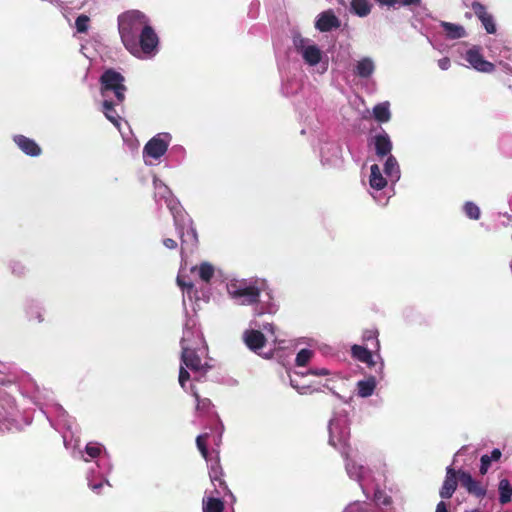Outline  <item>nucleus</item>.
<instances>
[{"label": "nucleus", "instance_id": "f257e3e1", "mask_svg": "<svg viewBox=\"0 0 512 512\" xmlns=\"http://www.w3.org/2000/svg\"><path fill=\"white\" fill-rule=\"evenodd\" d=\"M118 30L123 45L131 54L153 55L157 51L159 37L143 12L129 10L120 14Z\"/></svg>", "mask_w": 512, "mask_h": 512}, {"label": "nucleus", "instance_id": "f03ea898", "mask_svg": "<svg viewBox=\"0 0 512 512\" xmlns=\"http://www.w3.org/2000/svg\"><path fill=\"white\" fill-rule=\"evenodd\" d=\"M266 289L265 280L235 281L228 285L230 296L239 301L241 305H254L260 303V294Z\"/></svg>", "mask_w": 512, "mask_h": 512}, {"label": "nucleus", "instance_id": "7ed1b4c3", "mask_svg": "<svg viewBox=\"0 0 512 512\" xmlns=\"http://www.w3.org/2000/svg\"><path fill=\"white\" fill-rule=\"evenodd\" d=\"M126 91L125 78L116 70L112 68L107 69L100 76V92L105 99H107L109 93L112 92L115 96L116 103L122 104L126 98Z\"/></svg>", "mask_w": 512, "mask_h": 512}, {"label": "nucleus", "instance_id": "20e7f679", "mask_svg": "<svg viewBox=\"0 0 512 512\" xmlns=\"http://www.w3.org/2000/svg\"><path fill=\"white\" fill-rule=\"evenodd\" d=\"M350 428L345 419H335L329 425V444L338 449L347 459L350 452Z\"/></svg>", "mask_w": 512, "mask_h": 512}, {"label": "nucleus", "instance_id": "39448f33", "mask_svg": "<svg viewBox=\"0 0 512 512\" xmlns=\"http://www.w3.org/2000/svg\"><path fill=\"white\" fill-rule=\"evenodd\" d=\"M169 140V134H158L154 136L144 146L143 154L153 159H159L166 153Z\"/></svg>", "mask_w": 512, "mask_h": 512}, {"label": "nucleus", "instance_id": "423d86ee", "mask_svg": "<svg viewBox=\"0 0 512 512\" xmlns=\"http://www.w3.org/2000/svg\"><path fill=\"white\" fill-rule=\"evenodd\" d=\"M464 59L477 71L483 73H492L495 70V65L484 59L481 53V47L473 46L466 51Z\"/></svg>", "mask_w": 512, "mask_h": 512}, {"label": "nucleus", "instance_id": "0eeeda50", "mask_svg": "<svg viewBox=\"0 0 512 512\" xmlns=\"http://www.w3.org/2000/svg\"><path fill=\"white\" fill-rule=\"evenodd\" d=\"M458 482L460 483V470H456L451 466L446 468V476L439 495L442 499H449L453 496L457 489Z\"/></svg>", "mask_w": 512, "mask_h": 512}, {"label": "nucleus", "instance_id": "6e6552de", "mask_svg": "<svg viewBox=\"0 0 512 512\" xmlns=\"http://www.w3.org/2000/svg\"><path fill=\"white\" fill-rule=\"evenodd\" d=\"M181 361L185 365L186 368L190 369L193 372H202L206 373L209 366L206 363H202L201 358L196 353L195 350L182 347L181 353Z\"/></svg>", "mask_w": 512, "mask_h": 512}, {"label": "nucleus", "instance_id": "1a4fd4ad", "mask_svg": "<svg viewBox=\"0 0 512 512\" xmlns=\"http://www.w3.org/2000/svg\"><path fill=\"white\" fill-rule=\"evenodd\" d=\"M460 485L467 490V492L477 498H484L487 489L480 481L472 478L469 472L460 470Z\"/></svg>", "mask_w": 512, "mask_h": 512}, {"label": "nucleus", "instance_id": "9d476101", "mask_svg": "<svg viewBox=\"0 0 512 512\" xmlns=\"http://www.w3.org/2000/svg\"><path fill=\"white\" fill-rule=\"evenodd\" d=\"M471 8L475 16H477V18L481 21L486 32L488 34L496 33V25L494 22V18L491 14L487 12L486 7L478 1H473L471 4Z\"/></svg>", "mask_w": 512, "mask_h": 512}, {"label": "nucleus", "instance_id": "9b49d317", "mask_svg": "<svg viewBox=\"0 0 512 512\" xmlns=\"http://www.w3.org/2000/svg\"><path fill=\"white\" fill-rule=\"evenodd\" d=\"M243 340L246 346L255 353H258L266 345V337L259 330H246L243 333Z\"/></svg>", "mask_w": 512, "mask_h": 512}, {"label": "nucleus", "instance_id": "f8f14e48", "mask_svg": "<svg viewBox=\"0 0 512 512\" xmlns=\"http://www.w3.org/2000/svg\"><path fill=\"white\" fill-rule=\"evenodd\" d=\"M315 27L321 32H329L340 27V20L332 10L324 11L318 16Z\"/></svg>", "mask_w": 512, "mask_h": 512}, {"label": "nucleus", "instance_id": "ddd939ff", "mask_svg": "<svg viewBox=\"0 0 512 512\" xmlns=\"http://www.w3.org/2000/svg\"><path fill=\"white\" fill-rule=\"evenodd\" d=\"M19 149L26 155L36 157L41 154L40 146L33 140L24 135H15L13 138Z\"/></svg>", "mask_w": 512, "mask_h": 512}, {"label": "nucleus", "instance_id": "4468645a", "mask_svg": "<svg viewBox=\"0 0 512 512\" xmlns=\"http://www.w3.org/2000/svg\"><path fill=\"white\" fill-rule=\"evenodd\" d=\"M373 143L375 147V153L379 158L390 155L392 150V142L387 133L383 132L381 134L375 135L373 138Z\"/></svg>", "mask_w": 512, "mask_h": 512}, {"label": "nucleus", "instance_id": "2eb2a0df", "mask_svg": "<svg viewBox=\"0 0 512 512\" xmlns=\"http://www.w3.org/2000/svg\"><path fill=\"white\" fill-rule=\"evenodd\" d=\"M378 350H371V347H365L361 345H353L351 347V353L353 358L357 359L360 362L367 364L368 367L376 366V362L373 360L372 353L377 352Z\"/></svg>", "mask_w": 512, "mask_h": 512}, {"label": "nucleus", "instance_id": "dca6fc26", "mask_svg": "<svg viewBox=\"0 0 512 512\" xmlns=\"http://www.w3.org/2000/svg\"><path fill=\"white\" fill-rule=\"evenodd\" d=\"M375 70L374 62L369 57H364L357 62L354 73L361 78H369Z\"/></svg>", "mask_w": 512, "mask_h": 512}, {"label": "nucleus", "instance_id": "f3484780", "mask_svg": "<svg viewBox=\"0 0 512 512\" xmlns=\"http://www.w3.org/2000/svg\"><path fill=\"white\" fill-rule=\"evenodd\" d=\"M115 105H118L115 101L105 99L102 103L103 113L105 117L116 127L120 126L121 117L115 110Z\"/></svg>", "mask_w": 512, "mask_h": 512}, {"label": "nucleus", "instance_id": "a211bd4d", "mask_svg": "<svg viewBox=\"0 0 512 512\" xmlns=\"http://www.w3.org/2000/svg\"><path fill=\"white\" fill-rule=\"evenodd\" d=\"M440 25L443 28L446 37L449 39H460L466 36L464 27L459 24L443 21Z\"/></svg>", "mask_w": 512, "mask_h": 512}, {"label": "nucleus", "instance_id": "6ab92c4d", "mask_svg": "<svg viewBox=\"0 0 512 512\" xmlns=\"http://www.w3.org/2000/svg\"><path fill=\"white\" fill-rule=\"evenodd\" d=\"M370 171H371L370 179H369L370 186L376 190H382L383 188H385L387 185V181L382 176L380 167L377 164H373L370 167Z\"/></svg>", "mask_w": 512, "mask_h": 512}, {"label": "nucleus", "instance_id": "aec40b11", "mask_svg": "<svg viewBox=\"0 0 512 512\" xmlns=\"http://www.w3.org/2000/svg\"><path fill=\"white\" fill-rule=\"evenodd\" d=\"M375 388H376V379L374 376H371L365 380L358 381L357 394L360 397L366 398L373 394Z\"/></svg>", "mask_w": 512, "mask_h": 512}, {"label": "nucleus", "instance_id": "412c9836", "mask_svg": "<svg viewBox=\"0 0 512 512\" xmlns=\"http://www.w3.org/2000/svg\"><path fill=\"white\" fill-rule=\"evenodd\" d=\"M303 59L309 65H316L321 61V50L316 45L307 46L302 52Z\"/></svg>", "mask_w": 512, "mask_h": 512}, {"label": "nucleus", "instance_id": "4be33fe9", "mask_svg": "<svg viewBox=\"0 0 512 512\" xmlns=\"http://www.w3.org/2000/svg\"><path fill=\"white\" fill-rule=\"evenodd\" d=\"M373 116L380 123L388 122L391 118L389 103L383 102L375 105L373 108Z\"/></svg>", "mask_w": 512, "mask_h": 512}, {"label": "nucleus", "instance_id": "5701e85b", "mask_svg": "<svg viewBox=\"0 0 512 512\" xmlns=\"http://www.w3.org/2000/svg\"><path fill=\"white\" fill-rule=\"evenodd\" d=\"M350 8L359 17H365L371 12V4L368 0H352Z\"/></svg>", "mask_w": 512, "mask_h": 512}, {"label": "nucleus", "instance_id": "b1692460", "mask_svg": "<svg viewBox=\"0 0 512 512\" xmlns=\"http://www.w3.org/2000/svg\"><path fill=\"white\" fill-rule=\"evenodd\" d=\"M499 489V502L504 505L511 501L512 497V485L510 484L509 480L504 478L501 479L498 485Z\"/></svg>", "mask_w": 512, "mask_h": 512}, {"label": "nucleus", "instance_id": "393cba45", "mask_svg": "<svg viewBox=\"0 0 512 512\" xmlns=\"http://www.w3.org/2000/svg\"><path fill=\"white\" fill-rule=\"evenodd\" d=\"M379 332L377 329H368L363 333V341L365 343V347L370 348L371 350H379L380 342L378 340Z\"/></svg>", "mask_w": 512, "mask_h": 512}, {"label": "nucleus", "instance_id": "a878e982", "mask_svg": "<svg viewBox=\"0 0 512 512\" xmlns=\"http://www.w3.org/2000/svg\"><path fill=\"white\" fill-rule=\"evenodd\" d=\"M384 173L390 178H399L400 169L396 158L392 155H388V158L384 164Z\"/></svg>", "mask_w": 512, "mask_h": 512}, {"label": "nucleus", "instance_id": "bb28decb", "mask_svg": "<svg viewBox=\"0 0 512 512\" xmlns=\"http://www.w3.org/2000/svg\"><path fill=\"white\" fill-rule=\"evenodd\" d=\"M191 393L196 400V409L201 413H208L212 407V402L209 398H201L195 386H191Z\"/></svg>", "mask_w": 512, "mask_h": 512}, {"label": "nucleus", "instance_id": "cd10ccee", "mask_svg": "<svg viewBox=\"0 0 512 512\" xmlns=\"http://www.w3.org/2000/svg\"><path fill=\"white\" fill-rule=\"evenodd\" d=\"M224 503L219 498L208 497L203 501V512H223Z\"/></svg>", "mask_w": 512, "mask_h": 512}, {"label": "nucleus", "instance_id": "c85d7f7f", "mask_svg": "<svg viewBox=\"0 0 512 512\" xmlns=\"http://www.w3.org/2000/svg\"><path fill=\"white\" fill-rule=\"evenodd\" d=\"M198 243V237L196 230L194 228H190L186 231V233L181 234V249L184 250L188 248L189 244L191 246H195Z\"/></svg>", "mask_w": 512, "mask_h": 512}, {"label": "nucleus", "instance_id": "c756f323", "mask_svg": "<svg viewBox=\"0 0 512 512\" xmlns=\"http://www.w3.org/2000/svg\"><path fill=\"white\" fill-rule=\"evenodd\" d=\"M214 272V267L208 262L201 263L198 268L200 279L206 283L210 282V280L213 278Z\"/></svg>", "mask_w": 512, "mask_h": 512}, {"label": "nucleus", "instance_id": "7c9ffc66", "mask_svg": "<svg viewBox=\"0 0 512 512\" xmlns=\"http://www.w3.org/2000/svg\"><path fill=\"white\" fill-rule=\"evenodd\" d=\"M210 479L215 484L218 482V485L220 487H223V489H227V486L225 484V481L222 479V471L218 465L211 466L210 469Z\"/></svg>", "mask_w": 512, "mask_h": 512}, {"label": "nucleus", "instance_id": "2f4dec72", "mask_svg": "<svg viewBox=\"0 0 512 512\" xmlns=\"http://www.w3.org/2000/svg\"><path fill=\"white\" fill-rule=\"evenodd\" d=\"M464 212L466 216L472 220H478L481 214L479 207L473 202L465 203Z\"/></svg>", "mask_w": 512, "mask_h": 512}, {"label": "nucleus", "instance_id": "473e14b6", "mask_svg": "<svg viewBox=\"0 0 512 512\" xmlns=\"http://www.w3.org/2000/svg\"><path fill=\"white\" fill-rule=\"evenodd\" d=\"M90 19L87 15L81 14L75 20L76 30L79 33H86L89 28Z\"/></svg>", "mask_w": 512, "mask_h": 512}, {"label": "nucleus", "instance_id": "72a5a7b5", "mask_svg": "<svg viewBox=\"0 0 512 512\" xmlns=\"http://www.w3.org/2000/svg\"><path fill=\"white\" fill-rule=\"evenodd\" d=\"M312 354H313L312 351L309 349H301L296 355V359H295L296 365L297 366H305L311 359Z\"/></svg>", "mask_w": 512, "mask_h": 512}, {"label": "nucleus", "instance_id": "f704fd0d", "mask_svg": "<svg viewBox=\"0 0 512 512\" xmlns=\"http://www.w3.org/2000/svg\"><path fill=\"white\" fill-rule=\"evenodd\" d=\"M207 439H208V434L207 433L199 435L196 438L197 447H198L201 455L205 459H207V457H208Z\"/></svg>", "mask_w": 512, "mask_h": 512}, {"label": "nucleus", "instance_id": "c9c22d12", "mask_svg": "<svg viewBox=\"0 0 512 512\" xmlns=\"http://www.w3.org/2000/svg\"><path fill=\"white\" fill-rule=\"evenodd\" d=\"M267 295H268L269 300H268V302L263 303L259 307V309H257V314L258 315H262V314H265V313L272 314V313H274L276 311L275 305L271 302V300H272L271 295L269 293H267Z\"/></svg>", "mask_w": 512, "mask_h": 512}, {"label": "nucleus", "instance_id": "e433bc0d", "mask_svg": "<svg viewBox=\"0 0 512 512\" xmlns=\"http://www.w3.org/2000/svg\"><path fill=\"white\" fill-rule=\"evenodd\" d=\"M85 451L91 458H97L101 454V446L97 443H88Z\"/></svg>", "mask_w": 512, "mask_h": 512}, {"label": "nucleus", "instance_id": "4c0bfd02", "mask_svg": "<svg viewBox=\"0 0 512 512\" xmlns=\"http://www.w3.org/2000/svg\"><path fill=\"white\" fill-rule=\"evenodd\" d=\"M308 42L307 39L303 38L300 34H296L293 37V44L297 51L303 52V50L307 47L306 43Z\"/></svg>", "mask_w": 512, "mask_h": 512}, {"label": "nucleus", "instance_id": "58836bf2", "mask_svg": "<svg viewBox=\"0 0 512 512\" xmlns=\"http://www.w3.org/2000/svg\"><path fill=\"white\" fill-rule=\"evenodd\" d=\"M190 380V374L189 372L186 370L185 367L181 366L180 367V371H179V378H178V381H179V384L182 388H185L186 386V382Z\"/></svg>", "mask_w": 512, "mask_h": 512}, {"label": "nucleus", "instance_id": "ea45409f", "mask_svg": "<svg viewBox=\"0 0 512 512\" xmlns=\"http://www.w3.org/2000/svg\"><path fill=\"white\" fill-rule=\"evenodd\" d=\"M480 462H481V465H480L479 472L481 475H485L492 462L488 458L487 454L481 456Z\"/></svg>", "mask_w": 512, "mask_h": 512}, {"label": "nucleus", "instance_id": "a19ab883", "mask_svg": "<svg viewBox=\"0 0 512 512\" xmlns=\"http://www.w3.org/2000/svg\"><path fill=\"white\" fill-rule=\"evenodd\" d=\"M12 273L17 277H22L25 275V266L22 265L19 261H15L12 264Z\"/></svg>", "mask_w": 512, "mask_h": 512}, {"label": "nucleus", "instance_id": "79ce46f5", "mask_svg": "<svg viewBox=\"0 0 512 512\" xmlns=\"http://www.w3.org/2000/svg\"><path fill=\"white\" fill-rule=\"evenodd\" d=\"M177 284L183 288L186 289L187 293L190 294L194 290V284L193 283H186L184 280H182L180 277L177 278Z\"/></svg>", "mask_w": 512, "mask_h": 512}, {"label": "nucleus", "instance_id": "37998d69", "mask_svg": "<svg viewBox=\"0 0 512 512\" xmlns=\"http://www.w3.org/2000/svg\"><path fill=\"white\" fill-rule=\"evenodd\" d=\"M438 66L441 70H448L451 66V60L449 57H443L438 60Z\"/></svg>", "mask_w": 512, "mask_h": 512}, {"label": "nucleus", "instance_id": "c03bdc74", "mask_svg": "<svg viewBox=\"0 0 512 512\" xmlns=\"http://www.w3.org/2000/svg\"><path fill=\"white\" fill-rule=\"evenodd\" d=\"M501 451L497 448L493 449L491 454L488 455V458L490 459L491 462L493 461H498L500 458H501Z\"/></svg>", "mask_w": 512, "mask_h": 512}, {"label": "nucleus", "instance_id": "a18cd8bd", "mask_svg": "<svg viewBox=\"0 0 512 512\" xmlns=\"http://www.w3.org/2000/svg\"><path fill=\"white\" fill-rule=\"evenodd\" d=\"M310 374L315 375V376H326V375H329V371L325 368H320V369L316 368V369H311Z\"/></svg>", "mask_w": 512, "mask_h": 512}, {"label": "nucleus", "instance_id": "49530a36", "mask_svg": "<svg viewBox=\"0 0 512 512\" xmlns=\"http://www.w3.org/2000/svg\"><path fill=\"white\" fill-rule=\"evenodd\" d=\"M163 245L169 249H175L177 247V242L171 238H165L163 240Z\"/></svg>", "mask_w": 512, "mask_h": 512}, {"label": "nucleus", "instance_id": "de8ad7c7", "mask_svg": "<svg viewBox=\"0 0 512 512\" xmlns=\"http://www.w3.org/2000/svg\"><path fill=\"white\" fill-rule=\"evenodd\" d=\"M377 3H379L382 6H394L399 2V0H375Z\"/></svg>", "mask_w": 512, "mask_h": 512}, {"label": "nucleus", "instance_id": "09e8293b", "mask_svg": "<svg viewBox=\"0 0 512 512\" xmlns=\"http://www.w3.org/2000/svg\"><path fill=\"white\" fill-rule=\"evenodd\" d=\"M436 512H449L444 501H440L436 506Z\"/></svg>", "mask_w": 512, "mask_h": 512}, {"label": "nucleus", "instance_id": "8fccbe9b", "mask_svg": "<svg viewBox=\"0 0 512 512\" xmlns=\"http://www.w3.org/2000/svg\"><path fill=\"white\" fill-rule=\"evenodd\" d=\"M31 315L34 316L35 315V318L37 319L38 322H42L43 321V317H42V314L37 311V310H32L31 311Z\"/></svg>", "mask_w": 512, "mask_h": 512}, {"label": "nucleus", "instance_id": "3c124183", "mask_svg": "<svg viewBox=\"0 0 512 512\" xmlns=\"http://www.w3.org/2000/svg\"><path fill=\"white\" fill-rule=\"evenodd\" d=\"M419 2H420V0H402L401 4L404 6H409V5H413V4H418Z\"/></svg>", "mask_w": 512, "mask_h": 512}, {"label": "nucleus", "instance_id": "603ef678", "mask_svg": "<svg viewBox=\"0 0 512 512\" xmlns=\"http://www.w3.org/2000/svg\"><path fill=\"white\" fill-rule=\"evenodd\" d=\"M102 487H103V483H98V484L93 485L92 489L95 490V491H98Z\"/></svg>", "mask_w": 512, "mask_h": 512}, {"label": "nucleus", "instance_id": "864d4df0", "mask_svg": "<svg viewBox=\"0 0 512 512\" xmlns=\"http://www.w3.org/2000/svg\"><path fill=\"white\" fill-rule=\"evenodd\" d=\"M272 328H273L272 324H268V325L264 326V329H266V330H272Z\"/></svg>", "mask_w": 512, "mask_h": 512}, {"label": "nucleus", "instance_id": "5fc2aeb1", "mask_svg": "<svg viewBox=\"0 0 512 512\" xmlns=\"http://www.w3.org/2000/svg\"><path fill=\"white\" fill-rule=\"evenodd\" d=\"M465 16H466L467 18H471V14H470V13H468V12L465 14Z\"/></svg>", "mask_w": 512, "mask_h": 512}, {"label": "nucleus", "instance_id": "6e6d98bb", "mask_svg": "<svg viewBox=\"0 0 512 512\" xmlns=\"http://www.w3.org/2000/svg\"><path fill=\"white\" fill-rule=\"evenodd\" d=\"M382 367H383V364L381 363V364L379 365V372H381Z\"/></svg>", "mask_w": 512, "mask_h": 512}, {"label": "nucleus", "instance_id": "4d7b16f0", "mask_svg": "<svg viewBox=\"0 0 512 512\" xmlns=\"http://www.w3.org/2000/svg\"><path fill=\"white\" fill-rule=\"evenodd\" d=\"M472 512H481L479 509H474Z\"/></svg>", "mask_w": 512, "mask_h": 512}, {"label": "nucleus", "instance_id": "13d9d810", "mask_svg": "<svg viewBox=\"0 0 512 512\" xmlns=\"http://www.w3.org/2000/svg\"><path fill=\"white\" fill-rule=\"evenodd\" d=\"M510 269L512 271V260L510 261Z\"/></svg>", "mask_w": 512, "mask_h": 512}, {"label": "nucleus", "instance_id": "bf43d9fd", "mask_svg": "<svg viewBox=\"0 0 512 512\" xmlns=\"http://www.w3.org/2000/svg\"><path fill=\"white\" fill-rule=\"evenodd\" d=\"M346 512H351L350 510L346 511Z\"/></svg>", "mask_w": 512, "mask_h": 512}]
</instances>
